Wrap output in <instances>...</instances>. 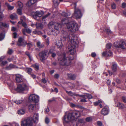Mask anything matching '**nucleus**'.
Segmentation results:
<instances>
[{"mask_svg":"<svg viewBox=\"0 0 126 126\" xmlns=\"http://www.w3.org/2000/svg\"><path fill=\"white\" fill-rule=\"evenodd\" d=\"M62 36L63 38L65 39L66 38L68 37L69 38L68 42L70 45L68 48V49L70 53L72 55L74 54L76 52L75 48L76 45H78L79 41L78 38L74 34H70L69 36H68L67 32L63 31V33Z\"/></svg>","mask_w":126,"mask_h":126,"instance_id":"f257e3e1","label":"nucleus"},{"mask_svg":"<svg viewBox=\"0 0 126 126\" xmlns=\"http://www.w3.org/2000/svg\"><path fill=\"white\" fill-rule=\"evenodd\" d=\"M65 23H63V20H62L61 24L58 23H54L53 22H50L48 24V26L50 29H51V31L48 33L49 35H52L54 36H56L59 34V28H60L63 24Z\"/></svg>","mask_w":126,"mask_h":126,"instance_id":"f03ea898","label":"nucleus"},{"mask_svg":"<svg viewBox=\"0 0 126 126\" xmlns=\"http://www.w3.org/2000/svg\"><path fill=\"white\" fill-rule=\"evenodd\" d=\"M38 115L35 113L32 117L26 118L23 119L21 122V126H32L33 123L38 120Z\"/></svg>","mask_w":126,"mask_h":126,"instance_id":"7ed1b4c3","label":"nucleus"},{"mask_svg":"<svg viewBox=\"0 0 126 126\" xmlns=\"http://www.w3.org/2000/svg\"><path fill=\"white\" fill-rule=\"evenodd\" d=\"M80 116V113L78 111L75 110L72 113H70L67 115H65L63 119V120L66 123L69 121L72 122L74 121V122L76 123L75 120L77 119Z\"/></svg>","mask_w":126,"mask_h":126,"instance_id":"20e7f679","label":"nucleus"},{"mask_svg":"<svg viewBox=\"0 0 126 126\" xmlns=\"http://www.w3.org/2000/svg\"><path fill=\"white\" fill-rule=\"evenodd\" d=\"M63 23H65L66 26L68 30L72 32H75L78 31L79 28L78 24L76 22L74 21H72L67 23H66V22L68 21V20L65 19H63Z\"/></svg>","mask_w":126,"mask_h":126,"instance_id":"39448f33","label":"nucleus"},{"mask_svg":"<svg viewBox=\"0 0 126 126\" xmlns=\"http://www.w3.org/2000/svg\"><path fill=\"white\" fill-rule=\"evenodd\" d=\"M72 59L69 56L66 57L65 54L63 53L59 56L58 61L60 65L67 66L70 64Z\"/></svg>","mask_w":126,"mask_h":126,"instance_id":"423d86ee","label":"nucleus"},{"mask_svg":"<svg viewBox=\"0 0 126 126\" xmlns=\"http://www.w3.org/2000/svg\"><path fill=\"white\" fill-rule=\"evenodd\" d=\"M114 46L117 48H121L123 49H126V43L123 40L117 41L114 43Z\"/></svg>","mask_w":126,"mask_h":126,"instance_id":"0eeeda50","label":"nucleus"},{"mask_svg":"<svg viewBox=\"0 0 126 126\" xmlns=\"http://www.w3.org/2000/svg\"><path fill=\"white\" fill-rule=\"evenodd\" d=\"M50 51L48 52V50H44L41 52L39 54L40 60L41 61L46 59L48 57Z\"/></svg>","mask_w":126,"mask_h":126,"instance_id":"6e6552de","label":"nucleus"},{"mask_svg":"<svg viewBox=\"0 0 126 126\" xmlns=\"http://www.w3.org/2000/svg\"><path fill=\"white\" fill-rule=\"evenodd\" d=\"M29 86L25 83L18 85L17 88L16 89V91L19 92H21L25 90H28Z\"/></svg>","mask_w":126,"mask_h":126,"instance_id":"1a4fd4ad","label":"nucleus"},{"mask_svg":"<svg viewBox=\"0 0 126 126\" xmlns=\"http://www.w3.org/2000/svg\"><path fill=\"white\" fill-rule=\"evenodd\" d=\"M74 7L75 8L74 14L73 17L76 19L80 18L82 16V14L80 10L78 9H76V3H74Z\"/></svg>","mask_w":126,"mask_h":126,"instance_id":"9d476101","label":"nucleus"},{"mask_svg":"<svg viewBox=\"0 0 126 126\" xmlns=\"http://www.w3.org/2000/svg\"><path fill=\"white\" fill-rule=\"evenodd\" d=\"M43 14L44 12L42 11H37L34 13L33 17L35 19L38 21H40V17H41Z\"/></svg>","mask_w":126,"mask_h":126,"instance_id":"9b49d317","label":"nucleus"},{"mask_svg":"<svg viewBox=\"0 0 126 126\" xmlns=\"http://www.w3.org/2000/svg\"><path fill=\"white\" fill-rule=\"evenodd\" d=\"M29 100L35 103L38 102L39 101V96L35 94H31L29 97Z\"/></svg>","mask_w":126,"mask_h":126,"instance_id":"f8f14e48","label":"nucleus"},{"mask_svg":"<svg viewBox=\"0 0 126 126\" xmlns=\"http://www.w3.org/2000/svg\"><path fill=\"white\" fill-rule=\"evenodd\" d=\"M109 110L108 107L107 106H106L102 110L101 112V113L104 115H107L109 112Z\"/></svg>","mask_w":126,"mask_h":126,"instance_id":"ddd939ff","label":"nucleus"},{"mask_svg":"<svg viewBox=\"0 0 126 126\" xmlns=\"http://www.w3.org/2000/svg\"><path fill=\"white\" fill-rule=\"evenodd\" d=\"M26 42L22 38L20 37L19 38L17 44L19 46H23L25 45Z\"/></svg>","mask_w":126,"mask_h":126,"instance_id":"4468645a","label":"nucleus"},{"mask_svg":"<svg viewBox=\"0 0 126 126\" xmlns=\"http://www.w3.org/2000/svg\"><path fill=\"white\" fill-rule=\"evenodd\" d=\"M16 80L17 82L20 83L23 81L22 76L20 75L17 74L16 75Z\"/></svg>","mask_w":126,"mask_h":126,"instance_id":"2eb2a0df","label":"nucleus"},{"mask_svg":"<svg viewBox=\"0 0 126 126\" xmlns=\"http://www.w3.org/2000/svg\"><path fill=\"white\" fill-rule=\"evenodd\" d=\"M102 54L103 56H110L112 55V53L110 50H108L107 51L103 52Z\"/></svg>","mask_w":126,"mask_h":126,"instance_id":"dca6fc26","label":"nucleus"},{"mask_svg":"<svg viewBox=\"0 0 126 126\" xmlns=\"http://www.w3.org/2000/svg\"><path fill=\"white\" fill-rule=\"evenodd\" d=\"M36 105L35 104H30L28 106V108L29 111L32 112L34 110V109Z\"/></svg>","mask_w":126,"mask_h":126,"instance_id":"f3484780","label":"nucleus"},{"mask_svg":"<svg viewBox=\"0 0 126 126\" xmlns=\"http://www.w3.org/2000/svg\"><path fill=\"white\" fill-rule=\"evenodd\" d=\"M37 1V0H29L27 3H26V5L27 6H30Z\"/></svg>","mask_w":126,"mask_h":126,"instance_id":"a211bd4d","label":"nucleus"},{"mask_svg":"<svg viewBox=\"0 0 126 126\" xmlns=\"http://www.w3.org/2000/svg\"><path fill=\"white\" fill-rule=\"evenodd\" d=\"M9 26V25L5 22H0V28L2 29L3 28H8Z\"/></svg>","mask_w":126,"mask_h":126,"instance_id":"6ab92c4d","label":"nucleus"},{"mask_svg":"<svg viewBox=\"0 0 126 126\" xmlns=\"http://www.w3.org/2000/svg\"><path fill=\"white\" fill-rule=\"evenodd\" d=\"M67 76L69 79L72 80H75L76 77L75 75L71 74H68Z\"/></svg>","mask_w":126,"mask_h":126,"instance_id":"aec40b11","label":"nucleus"},{"mask_svg":"<svg viewBox=\"0 0 126 126\" xmlns=\"http://www.w3.org/2000/svg\"><path fill=\"white\" fill-rule=\"evenodd\" d=\"M80 96H82L83 98H88L89 99H91L92 98L91 95L89 94H87L85 95H80Z\"/></svg>","mask_w":126,"mask_h":126,"instance_id":"412c9836","label":"nucleus"},{"mask_svg":"<svg viewBox=\"0 0 126 126\" xmlns=\"http://www.w3.org/2000/svg\"><path fill=\"white\" fill-rule=\"evenodd\" d=\"M36 28L38 29H42L43 28V25L41 23H36Z\"/></svg>","mask_w":126,"mask_h":126,"instance_id":"4be33fe9","label":"nucleus"},{"mask_svg":"<svg viewBox=\"0 0 126 126\" xmlns=\"http://www.w3.org/2000/svg\"><path fill=\"white\" fill-rule=\"evenodd\" d=\"M10 17L12 19H16L17 18V16L15 13H13L11 14L10 16Z\"/></svg>","mask_w":126,"mask_h":126,"instance_id":"5701e85b","label":"nucleus"},{"mask_svg":"<svg viewBox=\"0 0 126 126\" xmlns=\"http://www.w3.org/2000/svg\"><path fill=\"white\" fill-rule=\"evenodd\" d=\"M37 47L40 48H42L44 47V44L43 43L41 44L40 41H38L37 42Z\"/></svg>","mask_w":126,"mask_h":126,"instance_id":"b1692460","label":"nucleus"},{"mask_svg":"<svg viewBox=\"0 0 126 126\" xmlns=\"http://www.w3.org/2000/svg\"><path fill=\"white\" fill-rule=\"evenodd\" d=\"M56 45L59 48H61L63 46V44L62 43V41L61 40L57 42L56 43Z\"/></svg>","mask_w":126,"mask_h":126,"instance_id":"393cba45","label":"nucleus"},{"mask_svg":"<svg viewBox=\"0 0 126 126\" xmlns=\"http://www.w3.org/2000/svg\"><path fill=\"white\" fill-rule=\"evenodd\" d=\"M5 5L7 6L9 10H11L14 9V6H11L8 3L6 2L5 3Z\"/></svg>","mask_w":126,"mask_h":126,"instance_id":"a878e982","label":"nucleus"},{"mask_svg":"<svg viewBox=\"0 0 126 126\" xmlns=\"http://www.w3.org/2000/svg\"><path fill=\"white\" fill-rule=\"evenodd\" d=\"M25 112V110L23 109H21L18 111V114L22 115L24 114Z\"/></svg>","mask_w":126,"mask_h":126,"instance_id":"bb28decb","label":"nucleus"},{"mask_svg":"<svg viewBox=\"0 0 126 126\" xmlns=\"http://www.w3.org/2000/svg\"><path fill=\"white\" fill-rule=\"evenodd\" d=\"M50 13H48L45 16L42 17V23H45V18L48 17V16L50 15Z\"/></svg>","mask_w":126,"mask_h":126,"instance_id":"cd10ccee","label":"nucleus"},{"mask_svg":"<svg viewBox=\"0 0 126 126\" xmlns=\"http://www.w3.org/2000/svg\"><path fill=\"white\" fill-rule=\"evenodd\" d=\"M26 32L28 33H30L31 32V30L29 29H27V28L23 30V32L24 35H25V32Z\"/></svg>","mask_w":126,"mask_h":126,"instance_id":"c85d7f7f","label":"nucleus"},{"mask_svg":"<svg viewBox=\"0 0 126 126\" xmlns=\"http://www.w3.org/2000/svg\"><path fill=\"white\" fill-rule=\"evenodd\" d=\"M117 107H119V108L123 109L124 108L125 106L122 104L120 102H118L117 105Z\"/></svg>","mask_w":126,"mask_h":126,"instance_id":"c756f323","label":"nucleus"},{"mask_svg":"<svg viewBox=\"0 0 126 126\" xmlns=\"http://www.w3.org/2000/svg\"><path fill=\"white\" fill-rule=\"evenodd\" d=\"M117 65L116 64H113L112 67V71L113 72H115L116 70Z\"/></svg>","mask_w":126,"mask_h":126,"instance_id":"7c9ffc66","label":"nucleus"},{"mask_svg":"<svg viewBox=\"0 0 126 126\" xmlns=\"http://www.w3.org/2000/svg\"><path fill=\"white\" fill-rule=\"evenodd\" d=\"M32 66L35 68L36 70H38L39 69V65L38 63H36L32 65Z\"/></svg>","mask_w":126,"mask_h":126,"instance_id":"2f4dec72","label":"nucleus"},{"mask_svg":"<svg viewBox=\"0 0 126 126\" xmlns=\"http://www.w3.org/2000/svg\"><path fill=\"white\" fill-rule=\"evenodd\" d=\"M23 100H17L14 101V102L17 104H19L22 103Z\"/></svg>","mask_w":126,"mask_h":126,"instance_id":"473e14b6","label":"nucleus"},{"mask_svg":"<svg viewBox=\"0 0 126 126\" xmlns=\"http://www.w3.org/2000/svg\"><path fill=\"white\" fill-rule=\"evenodd\" d=\"M26 71L28 74H31L32 71V69L30 68H26Z\"/></svg>","mask_w":126,"mask_h":126,"instance_id":"72a5a7b5","label":"nucleus"},{"mask_svg":"<svg viewBox=\"0 0 126 126\" xmlns=\"http://www.w3.org/2000/svg\"><path fill=\"white\" fill-rule=\"evenodd\" d=\"M5 37V35L2 33L0 34V40L1 41Z\"/></svg>","mask_w":126,"mask_h":126,"instance_id":"f704fd0d","label":"nucleus"},{"mask_svg":"<svg viewBox=\"0 0 126 126\" xmlns=\"http://www.w3.org/2000/svg\"><path fill=\"white\" fill-rule=\"evenodd\" d=\"M18 6L20 8H21L23 7V5L22 3L20 1H18L17 3Z\"/></svg>","mask_w":126,"mask_h":126,"instance_id":"c9c22d12","label":"nucleus"},{"mask_svg":"<svg viewBox=\"0 0 126 126\" xmlns=\"http://www.w3.org/2000/svg\"><path fill=\"white\" fill-rule=\"evenodd\" d=\"M7 63L8 62L7 61H3L0 64V66H3L7 64Z\"/></svg>","mask_w":126,"mask_h":126,"instance_id":"e433bc0d","label":"nucleus"},{"mask_svg":"<svg viewBox=\"0 0 126 126\" xmlns=\"http://www.w3.org/2000/svg\"><path fill=\"white\" fill-rule=\"evenodd\" d=\"M102 102L101 101V100H98V101L94 103V105L95 106L98 105L99 103H100Z\"/></svg>","mask_w":126,"mask_h":126,"instance_id":"4c0bfd02","label":"nucleus"},{"mask_svg":"<svg viewBox=\"0 0 126 126\" xmlns=\"http://www.w3.org/2000/svg\"><path fill=\"white\" fill-rule=\"evenodd\" d=\"M111 7L112 9H115L116 8V6L115 4L113 3L111 4Z\"/></svg>","mask_w":126,"mask_h":126,"instance_id":"58836bf2","label":"nucleus"},{"mask_svg":"<svg viewBox=\"0 0 126 126\" xmlns=\"http://www.w3.org/2000/svg\"><path fill=\"white\" fill-rule=\"evenodd\" d=\"M17 12L18 14L19 15H21L22 14V13L21 8H19L18 9L17 11Z\"/></svg>","mask_w":126,"mask_h":126,"instance_id":"ea45409f","label":"nucleus"},{"mask_svg":"<svg viewBox=\"0 0 126 126\" xmlns=\"http://www.w3.org/2000/svg\"><path fill=\"white\" fill-rule=\"evenodd\" d=\"M58 0H53V2L54 4L56 5H58L59 4L58 2Z\"/></svg>","mask_w":126,"mask_h":126,"instance_id":"a19ab883","label":"nucleus"},{"mask_svg":"<svg viewBox=\"0 0 126 126\" xmlns=\"http://www.w3.org/2000/svg\"><path fill=\"white\" fill-rule=\"evenodd\" d=\"M13 52V51L12 49L9 48V50L8 51L7 53L9 54H11Z\"/></svg>","mask_w":126,"mask_h":126,"instance_id":"79ce46f5","label":"nucleus"},{"mask_svg":"<svg viewBox=\"0 0 126 126\" xmlns=\"http://www.w3.org/2000/svg\"><path fill=\"white\" fill-rule=\"evenodd\" d=\"M111 45L110 43H108L106 45L107 48L108 49L110 48H111Z\"/></svg>","mask_w":126,"mask_h":126,"instance_id":"37998d69","label":"nucleus"},{"mask_svg":"<svg viewBox=\"0 0 126 126\" xmlns=\"http://www.w3.org/2000/svg\"><path fill=\"white\" fill-rule=\"evenodd\" d=\"M26 44L27 45V46L29 48V49H30V48L32 46V44L30 43H28L27 44L26 43V44Z\"/></svg>","mask_w":126,"mask_h":126,"instance_id":"c03bdc74","label":"nucleus"},{"mask_svg":"<svg viewBox=\"0 0 126 126\" xmlns=\"http://www.w3.org/2000/svg\"><path fill=\"white\" fill-rule=\"evenodd\" d=\"M20 19L22 21V22H23L26 20V18L24 16H22L21 17Z\"/></svg>","mask_w":126,"mask_h":126,"instance_id":"a18cd8bd","label":"nucleus"},{"mask_svg":"<svg viewBox=\"0 0 126 126\" xmlns=\"http://www.w3.org/2000/svg\"><path fill=\"white\" fill-rule=\"evenodd\" d=\"M97 124L99 126H103L102 123L100 121H98L97 122Z\"/></svg>","mask_w":126,"mask_h":126,"instance_id":"49530a36","label":"nucleus"},{"mask_svg":"<svg viewBox=\"0 0 126 126\" xmlns=\"http://www.w3.org/2000/svg\"><path fill=\"white\" fill-rule=\"evenodd\" d=\"M92 120V119L91 117H88L86 118V120L87 122H90Z\"/></svg>","mask_w":126,"mask_h":126,"instance_id":"de8ad7c7","label":"nucleus"},{"mask_svg":"<svg viewBox=\"0 0 126 126\" xmlns=\"http://www.w3.org/2000/svg\"><path fill=\"white\" fill-rule=\"evenodd\" d=\"M14 67V66L12 64H10V65H9V66L8 67H7L6 68L7 69H11V68H13Z\"/></svg>","mask_w":126,"mask_h":126,"instance_id":"09e8293b","label":"nucleus"},{"mask_svg":"<svg viewBox=\"0 0 126 126\" xmlns=\"http://www.w3.org/2000/svg\"><path fill=\"white\" fill-rule=\"evenodd\" d=\"M106 30V32L107 33L109 34L111 33V31L109 28H107Z\"/></svg>","mask_w":126,"mask_h":126,"instance_id":"8fccbe9b","label":"nucleus"},{"mask_svg":"<svg viewBox=\"0 0 126 126\" xmlns=\"http://www.w3.org/2000/svg\"><path fill=\"white\" fill-rule=\"evenodd\" d=\"M45 122L47 124L49 122V119L47 117H46V118L45 119Z\"/></svg>","mask_w":126,"mask_h":126,"instance_id":"3c124183","label":"nucleus"},{"mask_svg":"<svg viewBox=\"0 0 126 126\" xmlns=\"http://www.w3.org/2000/svg\"><path fill=\"white\" fill-rule=\"evenodd\" d=\"M3 17L2 14L1 12H0V21L2 20Z\"/></svg>","mask_w":126,"mask_h":126,"instance_id":"603ef678","label":"nucleus"},{"mask_svg":"<svg viewBox=\"0 0 126 126\" xmlns=\"http://www.w3.org/2000/svg\"><path fill=\"white\" fill-rule=\"evenodd\" d=\"M22 26L24 27L25 28H27V26L26 23L24 22H23L22 23Z\"/></svg>","mask_w":126,"mask_h":126,"instance_id":"864d4df0","label":"nucleus"},{"mask_svg":"<svg viewBox=\"0 0 126 126\" xmlns=\"http://www.w3.org/2000/svg\"><path fill=\"white\" fill-rule=\"evenodd\" d=\"M42 81L44 83H45L47 82V81L44 77H43L42 79Z\"/></svg>","mask_w":126,"mask_h":126,"instance_id":"5fc2aeb1","label":"nucleus"},{"mask_svg":"<svg viewBox=\"0 0 126 126\" xmlns=\"http://www.w3.org/2000/svg\"><path fill=\"white\" fill-rule=\"evenodd\" d=\"M3 126H9L6 125H5ZM12 126H19V125L18 124H16V123H13L12 125Z\"/></svg>","mask_w":126,"mask_h":126,"instance_id":"6e6d98bb","label":"nucleus"},{"mask_svg":"<svg viewBox=\"0 0 126 126\" xmlns=\"http://www.w3.org/2000/svg\"><path fill=\"white\" fill-rule=\"evenodd\" d=\"M62 15L65 17H66L67 16V14L66 13L64 12H62Z\"/></svg>","mask_w":126,"mask_h":126,"instance_id":"4d7b16f0","label":"nucleus"},{"mask_svg":"<svg viewBox=\"0 0 126 126\" xmlns=\"http://www.w3.org/2000/svg\"><path fill=\"white\" fill-rule=\"evenodd\" d=\"M122 98L123 101L125 103H126V97L125 96H123Z\"/></svg>","mask_w":126,"mask_h":126,"instance_id":"13d9d810","label":"nucleus"},{"mask_svg":"<svg viewBox=\"0 0 126 126\" xmlns=\"http://www.w3.org/2000/svg\"><path fill=\"white\" fill-rule=\"evenodd\" d=\"M67 93L69 95L71 96H73L74 94L73 93H72L71 91L68 92Z\"/></svg>","mask_w":126,"mask_h":126,"instance_id":"bf43d9fd","label":"nucleus"},{"mask_svg":"<svg viewBox=\"0 0 126 126\" xmlns=\"http://www.w3.org/2000/svg\"><path fill=\"white\" fill-rule=\"evenodd\" d=\"M31 76L32 78L33 79H35L36 78V76L33 74H31Z\"/></svg>","mask_w":126,"mask_h":126,"instance_id":"052dcab7","label":"nucleus"},{"mask_svg":"<svg viewBox=\"0 0 126 126\" xmlns=\"http://www.w3.org/2000/svg\"><path fill=\"white\" fill-rule=\"evenodd\" d=\"M16 30V28L15 27H12L11 30L12 31H15Z\"/></svg>","mask_w":126,"mask_h":126,"instance_id":"680f3d73","label":"nucleus"},{"mask_svg":"<svg viewBox=\"0 0 126 126\" xmlns=\"http://www.w3.org/2000/svg\"><path fill=\"white\" fill-rule=\"evenodd\" d=\"M91 56L93 57H95L96 56V54L95 53L93 52L91 54Z\"/></svg>","mask_w":126,"mask_h":126,"instance_id":"e2e57ef3","label":"nucleus"},{"mask_svg":"<svg viewBox=\"0 0 126 126\" xmlns=\"http://www.w3.org/2000/svg\"><path fill=\"white\" fill-rule=\"evenodd\" d=\"M13 37L14 38H16L17 34L16 32H14L13 33Z\"/></svg>","mask_w":126,"mask_h":126,"instance_id":"0e129e2a","label":"nucleus"},{"mask_svg":"<svg viewBox=\"0 0 126 126\" xmlns=\"http://www.w3.org/2000/svg\"><path fill=\"white\" fill-rule=\"evenodd\" d=\"M126 6V4L124 3H123L122 4V7L123 8L125 7Z\"/></svg>","mask_w":126,"mask_h":126,"instance_id":"69168bd1","label":"nucleus"},{"mask_svg":"<svg viewBox=\"0 0 126 126\" xmlns=\"http://www.w3.org/2000/svg\"><path fill=\"white\" fill-rule=\"evenodd\" d=\"M56 56V54L55 53H52L51 54V56L53 57H54Z\"/></svg>","mask_w":126,"mask_h":126,"instance_id":"338daca9","label":"nucleus"},{"mask_svg":"<svg viewBox=\"0 0 126 126\" xmlns=\"http://www.w3.org/2000/svg\"><path fill=\"white\" fill-rule=\"evenodd\" d=\"M116 82L118 83H119L120 82V80L118 79H117L116 80Z\"/></svg>","mask_w":126,"mask_h":126,"instance_id":"774afa93","label":"nucleus"}]
</instances>
